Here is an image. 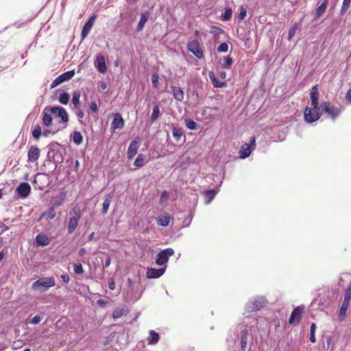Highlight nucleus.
<instances>
[{"instance_id":"1","label":"nucleus","mask_w":351,"mask_h":351,"mask_svg":"<svg viewBox=\"0 0 351 351\" xmlns=\"http://www.w3.org/2000/svg\"><path fill=\"white\" fill-rule=\"evenodd\" d=\"M55 279L53 277H45L39 278L35 281L32 284V288L34 290L39 291L40 292H45L50 287L55 286Z\"/></svg>"},{"instance_id":"2","label":"nucleus","mask_w":351,"mask_h":351,"mask_svg":"<svg viewBox=\"0 0 351 351\" xmlns=\"http://www.w3.org/2000/svg\"><path fill=\"white\" fill-rule=\"evenodd\" d=\"M320 115L319 107L316 108L306 107L304 113L305 121L310 123L317 121L320 118Z\"/></svg>"},{"instance_id":"3","label":"nucleus","mask_w":351,"mask_h":351,"mask_svg":"<svg viewBox=\"0 0 351 351\" xmlns=\"http://www.w3.org/2000/svg\"><path fill=\"white\" fill-rule=\"evenodd\" d=\"M267 299L264 297H259L254 299L253 302L247 303L246 308L248 312H254L259 311L264 306H267Z\"/></svg>"},{"instance_id":"4","label":"nucleus","mask_w":351,"mask_h":351,"mask_svg":"<svg viewBox=\"0 0 351 351\" xmlns=\"http://www.w3.org/2000/svg\"><path fill=\"white\" fill-rule=\"evenodd\" d=\"M322 110L327 113L332 119H335L341 114V108L332 106L329 102H323L321 105Z\"/></svg>"},{"instance_id":"5","label":"nucleus","mask_w":351,"mask_h":351,"mask_svg":"<svg viewBox=\"0 0 351 351\" xmlns=\"http://www.w3.org/2000/svg\"><path fill=\"white\" fill-rule=\"evenodd\" d=\"M305 311V306L304 305L298 306L296 308H295L290 316V318L289 319V323L291 325H298L302 318V314Z\"/></svg>"},{"instance_id":"6","label":"nucleus","mask_w":351,"mask_h":351,"mask_svg":"<svg viewBox=\"0 0 351 351\" xmlns=\"http://www.w3.org/2000/svg\"><path fill=\"white\" fill-rule=\"evenodd\" d=\"M51 113L56 117H59L62 122L64 124L63 128H66V123L69 121V117L66 110L60 106H53L49 108Z\"/></svg>"},{"instance_id":"7","label":"nucleus","mask_w":351,"mask_h":351,"mask_svg":"<svg viewBox=\"0 0 351 351\" xmlns=\"http://www.w3.org/2000/svg\"><path fill=\"white\" fill-rule=\"evenodd\" d=\"M187 48L197 58L201 59L203 58V51L199 43L197 40L190 41L188 43Z\"/></svg>"},{"instance_id":"8","label":"nucleus","mask_w":351,"mask_h":351,"mask_svg":"<svg viewBox=\"0 0 351 351\" xmlns=\"http://www.w3.org/2000/svg\"><path fill=\"white\" fill-rule=\"evenodd\" d=\"M174 254V250L172 248H167L160 252L157 255L156 263L158 265H162L166 263L169 256Z\"/></svg>"},{"instance_id":"9","label":"nucleus","mask_w":351,"mask_h":351,"mask_svg":"<svg viewBox=\"0 0 351 351\" xmlns=\"http://www.w3.org/2000/svg\"><path fill=\"white\" fill-rule=\"evenodd\" d=\"M75 75L74 71H66L59 76H58L51 83V88H53L56 86L61 84L62 83L69 81L71 80Z\"/></svg>"},{"instance_id":"10","label":"nucleus","mask_w":351,"mask_h":351,"mask_svg":"<svg viewBox=\"0 0 351 351\" xmlns=\"http://www.w3.org/2000/svg\"><path fill=\"white\" fill-rule=\"evenodd\" d=\"M31 192V186L27 182L21 183L16 189V193L21 198L25 199L28 197Z\"/></svg>"},{"instance_id":"11","label":"nucleus","mask_w":351,"mask_h":351,"mask_svg":"<svg viewBox=\"0 0 351 351\" xmlns=\"http://www.w3.org/2000/svg\"><path fill=\"white\" fill-rule=\"evenodd\" d=\"M96 16L93 15L88 19V21L84 23L81 32L82 40H84L88 36L93 28Z\"/></svg>"},{"instance_id":"12","label":"nucleus","mask_w":351,"mask_h":351,"mask_svg":"<svg viewBox=\"0 0 351 351\" xmlns=\"http://www.w3.org/2000/svg\"><path fill=\"white\" fill-rule=\"evenodd\" d=\"M255 137H252L250 143L243 145L239 150L240 158H245L248 157L252 152V146L255 147Z\"/></svg>"},{"instance_id":"13","label":"nucleus","mask_w":351,"mask_h":351,"mask_svg":"<svg viewBox=\"0 0 351 351\" xmlns=\"http://www.w3.org/2000/svg\"><path fill=\"white\" fill-rule=\"evenodd\" d=\"M40 155V149L36 145H31L27 151V157L29 162H36Z\"/></svg>"},{"instance_id":"14","label":"nucleus","mask_w":351,"mask_h":351,"mask_svg":"<svg viewBox=\"0 0 351 351\" xmlns=\"http://www.w3.org/2000/svg\"><path fill=\"white\" fill-rule=\"evenodd\" d=\"M124 127V120L121 114L117 113L110 125V130L114 131L117 129H122Z\"/></svg>"},{"instance_id":"15","label":"nucleus","mask_w":351,"mask_h":351,"mask_svg":"<svg viewBox=\"0 0 351 351\" xmlns=\"http://www.w3.org/2000/svg\"><path fill=\"white\" fill-rule=\"evenodd\" d=\"M95 66L99 73H105L107 71L105 57L101 54L98 55L96 58Z\"/></svg>"},{"instance_id":"16","label":"nucleus","mask_w":351,"mask_h":351,"mask_svg":"<svg viewBox=\"0 0 351 351\" xmlns=\"http://www.w3.org/2000/svg\"><path fill=\"white\" fill-rule=\"evenodd\" d=\"M319 93L318 91L317 84L314 85L311 88V92L310 93L311 106L314 108L319 107Z\"/></svg>"},{"instance_id":"17","label":"nucleus","mask_w":351,"mask_h":351,"mask_svg":"<svg viewBox=\"0 0 351 351\" xmlns=\"http://www.w3.org/2000/svg\"><path fill=\"white\" fill-rule=\"evenodd\" d=\"M49 107H46L43 112V123L46 127H50L52 125L53 118Z\"/></svg>"},{"instance_id":"18","label":"nucleus","mask_w":351,"mask_h":351,"mask_svg":"<svg viewBox=\"0 0 351 351\" xmlns=\"http://www.w3.org/2000/svg\"><path fill=\"white\" fill-rule=\"evenodd\" d=\"M140 146V143L136 141H132L128 149V157L129 159L132 158L136 154Z\"/></svg>"},{"instance_id":"19","label":"nucleus","mask_w":351,"mask_h":351,"mask_svg":"<svg viewBox=\"0 0 351 351\" xmlns=\"http://www.w3.org/2000/svg\"><path fill=\"white\" fill-rule=\"evenodd\" d=\"M35 241L38 246H47L50 243L51 239L45 234H38Z\"/></svg>"},{"instance_id":"20","label":"nucleus","mask_w":351,"mask_h":351,"mask_svg":"<svg viewBox=\"0 0 351 351\" xmlns=\"http://www.w3.org/2000/svg\"><path fill=\"white\" fill-rule=\"evenodd\" d=\"M172 93L174 99L178 101H182L184 97V93L180 86H171Z\"/></svg>"},{"instance_id":"21","label":"nucleus","mask_w":351,"mask_h":351,"mask_svg":"<svg viewBox=\"0 0 351 351\" xmlns=\"http://www.w3.org/2000/svg\"><path fill=\"white\" fill-rule=\"evenodd\" d=\"M208 76L214 87L223 88L227 86L226 82H221L217 78L213 71H210Z\"/></svg>"},{"instance_id":"22","label":"nucleus","mask_w":351,"mask_h":351,"mask_svg":"<svg viewBox=\"0 0 351 351\" xmlns=\"http://www.w3.org/2000/svg\"><path fill=\"white\" fill-rule=\"evenodd\" d=\"M165 272V269H149L147 276L149 278H156L161 276Z\"/></svg>"},{"instance_id":"23","label":"nucleus","mask_w":351,"mask_h":351,"mask_svg":"<svg viewBox=\"0 0 351 351\" xmlns=\"http://www.w3.org/2000/svg\"><path fill=\"white\" fill-rule=\"evenodd\" d=\"M80 217H70L68 224V232L69 234L73 233L78 226Z\"/></svg>"},{"instance_id":"24","label":"nucleus","mask_w":351,"mask_h":351,"mask_svg":"<svg viewBox=\"0 0 351 351\" xmlns=\"http://www.w3.org/2000/svg\"><path fill=\"white\" fill-rule=\"evenodd\" d=\"M328 0H324L322 4L316 9L315 12V19H319L324 14L328 6Z\"/></svg>"},{"instance_id":"25","label":"nucleus","mask_w":351,"mask_h":351,"mask_svg":"<svg viewBox=\"0 0 351 351\" xmlns=\"http://www.w3.org/2000/svg\"><path fill=\"white\" fill-rule=\"evenodd\" d=\"M249 336L248 330L245 328L241 331V348L243 351H245L247 344V337Z\"/></svg>"},{"instance_id":"26","label":"nucleus","mask_w":351,"mask_h":351,"mask_svg":"<svg viewBox=\"0 0 351 351\" xmlns=\"http://www.w3.org/2000/svg\"><path fill=\"white\" fill-rule=\"evenodd\" d=\"M148 17H149L148 12H145L141 14L140 21H139V22L137 25V27H136V30L138 32H140L143 29L145 24L147 21Z\"/></svg>"},{"instance_id":"27","label":"nucleus","mask_w":351,"mask_h":351,"mask_svg":"<svg viewBox=\"0 0 351 351\" xmlns=\"http://www.w3.org/2000/svg\"><path fill=\"white\" fill-rule=\"evenodd\" d=\"M128 313V310L125 308H117L112 312V317L118 319Z\"/></svg>"},{"instance_id":"28","label":"nucleus","mask_w":351,"mask_h":351,"mask_svg":"<svg viewBox=\"0 0 351 351\" xmlns=\"http://www.w3.org/2000/svg\"><path fill=\"white\" fill-rule=\"evenodd\" d=\"M205 202L206 204H209L215 197L216 191L213 189L206 191L203 193Z\"/></svg>"},{"instance_id":"29","label":"nucleus","mask_w":351,"mask_h":351,"mask_svg":"<svg viewBox=\"0 0 351 351\" xmlns=\"http://www.w3.org/2000/svg\"><path fill=\"white\" fill-rule=\"evenodd\" d=\"M160 337L158 333L153 330L149 331V337L148 338L149 344H156L159 341Z\"/></svg>"},{"instance_id":"30","label":"nucleus","mask_w":351,"mask_h":351,"mask_svg":"<svg viewBox=\"0 0 351 351\" xmlns=\"http://www.w3.org/2000/svg\"><path fill=\"white\" fill-rule=\"evenodd\" d=\"M170 221L171 216L169 215L160 216L157 219L158 223L162 226H167L169 224Z\"/></svg>"},{"instance_id":"31","label":"nucleus","mask_w":351,"mask_h":351,"mask_svg":"<svg viewBox=\"0 0 351 351\" xmlns=\"http://www.w3.org/2000/svg\"><path fill=\"white\" fill-rule=\"evenodd\" d=\"M111 200H112V197L110 195H108L106 196V198L103 203V206H102V210H101V213L103 215H105L108 213L109 206L111 203Z\"/></svg>"},{"instance_id":"32","label":"nucleus","mask_w":351,"mask_h":351,"mask_svg":"<svg viewBox=\"0 0 351 351\" xmlns=\"http://www.w3.org/2000/svg\"><path fill=\"white\" fill-rule=\"evenodd\" d=\"M80 95H80V93L79 90H75L73 93L72 103L74 105L75 108H79V107L80 106Z\"/></svg>"},{"instance_id":"33","label":"nucleus","mask_w":351,"mask_h":351,"mask_svg":"<svg viewBox=\"0 0 351 351\" xmlns=\"http://www.w3.org/2000/svg\"><path fill=\"white\" fill-rule=\"evenodd\" d=\"M146 161V157L145 155L141 154H138L137 158H136L134 161V165L137 167H143Z\"/></svg>"},{"instance_id":"34","label":"nucleus","mask_w":351,"mask_h":351,"mask_svg":"<svg viewBox=\"0 0 351 351\" xmlns=\"http://www.w3.org/2000/svg\"><path fill=\"white\" fill-rule=\"evenodd\" d=\"M160 116V108L158 105H155L153 108V112L152 113L150 121L152 123L155 122Z\"/></svg>"},{"instance_id":"35","label":"nucleus","mask_w":351,"mask_h":351,"mask_svg":"<svg viewBox=\"0 0 351 351\" xmlns=\"http://www.w3.org/2000/svg\"><path fill=\"white\" fill-rule=\"evenodd\" d=\"M70 95L67 93H62L60 95L58 101L60 104L66 105L69 103Z\"/></svg>"},{"instance_id":"36","label":"nucleus","mask_w":351,"mask_h":351,"mask_svg":"<svg viewBox=\"0 0 351 351\" xmlns=\"http://www.w3.org/2000/svg\"><path fill=\"white\" fill-rule=\"evenodd\" d=\"M73 141L76 145H80L83 141V137L80 132L75 131L73 134Z\"/></svg>"},{"instance_id":"37","label":"nucleus","mask_w":351,"mask_h":351,"mask_svg":"<svg viewBox=\"0 0 351 351\" xmlns=\"http://www.w3.org/2000/svg\"><path fill=\"white\" fill-rule=\"evenodd\" d=\"M32 133L33 137L35 139L38 140L40 138V135L42 134V129H41L40 125L39 124L35 125Z\"/></svg>"},{"instance_id":"38","label":"nucleus","mask_w":351,"mask_h":351,"mask_svg":"<svg viewBox=\"0 0 351 351\" xmlns=\"http://www.w3.org/2000/svg\"><path fill=\"white\" fill-rule=\"evenodd\" d=\"M351 0H343V3L340 10V14L343 15L346 13L348 11L350 4Z\"/></svg>"},{"instance_id":"39","label":"nucleus","mask_w":351,"mask_h":351,"mask_svg":"<svg viewBox=\"0 0 351 351\" xmlns=\"http://www.w3.org/2000/svg\"><path fill=\"white\" fill-rule=\"evenodd\" d=\"M315 330H316V324L315 323H313L311 325V328H310V341L312 343H315V341H316Z\"/></svg>"},{"instance_id":"40","label":"nucleus","mask_w":351,"mask_h":351,"mask_svg":"<svg viewBox=\"0 0 351 351\" xmlns=\"http://www.w3.org/2000/svg\"><path fill=\"white\" fill-rule=\"evenodd\" d=\"M173 137L176 141H180L182 136V130L180 128H174L172 131Z\"/></svg>"},{"instance_id":"41","label":"nucleus","mask_w":351,"mask_h":351,"mask_svg":"<svg viewBox=\"0 0 351 351\" xmlns=\"http://www.w3.org/2000/svg\"><path fill=\"white\" fill-rule=\"evenodd\" d=\"M232 9L230 8H226L225 9L224 13L222 14L221 19L223 21H229L232 17Z\"/></svg>"},{"instance_id":"42","label":"nucleus","mask_w":351,"mask_h":351,"mask_svg":"<svg viewBox=\"0 0 351 351\" xmlns=\"http://www.w3.org/2000/svg\"><path fill=\"white\" fill-rule=\"evenodd\" d=\"M298 29V25L295 23L289 30L288 40L291 41L293 37L295 36L297 29Z\"/></svg>"},{"instance_id":"43","label":"nucleus","mask_w":351,"mask_h":351,"mask_svg":"<svg viewBox=\"0 0 351 351\" xmlns=\"http://www.w3.org/2000/svg\"><path fill=\"white\" fill-rule=\"evenodd\" d=\"M186 125L189 130H196L197 124L192 119H186Z\"/></svg>"},{"instance_id":"44","label":"nucleus","mask_w":351,"mask_h":351,"mask_svg":"<svg viewBox=\"0 0 351 351\" xmlns=\"http://www.w3.org/2000/svg\"><path fill=\"white\" fill-rule=\"evenodd\" d=\"M73 269L76 274H82L84 273V269L80 263H75L73 265Z\"/></svg>"},{"instance_id":"45","label":"nucleus","mask_w":351,"mask_h":351,"mask_svg":"<svg viewBox=\"0 0 351 351\" xmlns=\"http://www.w3.org/2000/svg\"><path fill=\"white\" fill-rule=\"evenodd\" d=\"M228 44L227 43H222L221 44H220L217 48V50L218 52L219 53H224V52H227L228 50Z\"/></svg>"},{"instance_id":"46","label":"nucleus","mask_w":351,"mask_h":351,"mask_svg":"<svg viewBox=\"0 0 351 351\" xmlns=\"http://www.w3.org/2000/svg\"><path fill=\"white\" fill-rule=\"evenodd\" d=\"M351 300V284L346 289L343 300L346 302H350Z\"/></svg>"},{"instance_id":"47","label":"nucleus","mask_w":351,"mask_h":351,"mask_svg":"<svg viewBox=\"0 0 351 351\" xmlns=\"http://www.w3.org/2000/svg\"><path fill=\"white\" fill-rule=\"evenodd\" d=\"M151 79H152V83L153 86L154 88H157L158 86V79H159L158 75L156 73H153Z\"/></svg>"},{"instance_id":"48","label":"nucleus","mask_w":351,"mask_h":351,"mask_svg":"<svg viewBox=\"0 0 351 351\" xmlns=\"http://www.w3.org/2000/svg\"><path fill=\"white\" fill-rule=\"evenodd\" d=\"M347 311V308L341 306L339 311V319L340 321H343L345 319Z\"/></svg>"},{"instance_id":"49","label":"nucleus","mask_w":351,"mask_h":351,"mask_svg":"<svg viewBox=\"0 0 351 351\" xmlns=\"http://www.w3.org/2000/svg\"><path fill=\"white\" fill-rule=\"evenodd\" d=\"M239 10L240 12L239 13L238 17L239 20H243L247 15V10L243 6H241Z\"/></svg>"},{"instance_id":"50","label":"nucleus","mask_w":351,"mask_h":351,"mask_svg":"<svg viewBox=\"0 0 351 351\" xmlns=\"http://www.w3.org/2000/svg\"><path fill=\"white\" fill-rule=\"evenodd\" d=\"M232 58L230 56H228L224 59L223 66L229 69L232 64Z\"/></svg>"},{"instance_id":"51","label":"nucleus","mask_w":351,"mask_h":351,"mask_svg":"<svg viewBox=\"0 0 351 351\" xmlns=\"http://www.w3.org/2000/svg\"><path fill=\"white\" fill-rule=\"evenodd\" d=\"M89 107H90V110L93 112H94V113L97 112L98 107H97V104L95 101H92L89 105Z\"/></svg>"},{"instance_id":"52","label":"nucleus","mask_w":351,"mask_h":351,"mask_svg":"<svg viewBox=\"0 0 351 351\" xmlns=\"http://www.w3.org/2000/svg\"><path fill=\"white\" fill-rule=\"evenodd\" d=\"M56 216V213H55V210L53 208H50L48 212H47V217L49 219H52L55 217Z\"/></svg>"},{"instance_id":"53","label":"nucleus","mask_w":351,"mask_h":351,"mask_svg":"<svg viewBox=\"0 0 351 351\" xmlns=\"http://www.w3.org/2000/svg\"><path fill=\"white\" fill-rule=\"evenodd\" d=\"M41 321V318L39 315H35L31 320L30 323L33 324H37Z\"/></svg>"},{"instance_id":"54","label":"nucleus","mask_w":351,"mask_h":351,"mask_svg":"<svg viewBox=\"0 0 351 351\" xmlns=\"http://www.w3.org/2000/svg\"><path fill=\"white\" fill-rule=\"evenodd\" d=\"M346 100L348 104H351V89H350L346 95Z\"/></svg>"},{"instance_id":"55","label":"nucleus","mask_w":351,"mask_h":351,"mask_svg":"<svg viewBox=\"0 0 351 351\" xmlns=\"http://www.w3.org/2000/svg\"><path fill=\"white\" fill-rule=\"evenodd\" d=\"M61 278L62 279L63 282L65 283H68L69 282V276L68 274H62L61 276Z\"/></svg>"},{"instance_id":"56","label":"nucleus","mask_w":351,"mask_h":351,"mask_svg":"<svg viewBox=\"0 0 351 351\" xmlns=\"http://www.w3.org/2000/svg\"><path fill=\"white\" fill-rule=\"evenodd\" d=\"M107 88V84L105 82H100L99 84V88L101 90H105Z\"/></svg>"},{"instance_id":"57","label":"nucleus","mask_w":351,"mask_h":351,"mask_svg":"<svg viewBox=\"0 0 351 351\" xmlns=\"http://www.w3.org/2000/svg\"><path fill=\"white\" fill-rule=\"evenodd\" d=\"M110 263H111V258H110V257H108V258L106 259V261H105L104 267H109V266H110Z\"/></svg>"},{"instance_id":"58","label":"nucleus","mask_w":351,"mask_h":351,"mask_svg":"<svg viewBox=\"0 0 351 351\" xmlns=\"http://www.w3.org/2000/svg\"><path fill=\"white\" fill-rule=\"evenodd\" d=\"M76 114L79 119H82L84 117V112L82 111V110H79L77 112Z\"/></svg>"},{"instance_id":"59","label":"nucleus","mask_w":351,"mask_h":351,"mask_svg":"<svg viewBox=\"0 0 351 351\" xmlns=\"http://www.w3.org/2000/svg\"><path fill=\"white\" fill-rule=\"evenodd\" d=\"M86 252V250L85 248H81L78 252V255L80 256H83Z\"/></svg>"},{"instance_id":"60","label":"nucleus","mask_w":351,"mask_h":351,"mask_svg":"<svg viewBox=\"0 0 351 351\" xmlns=\"http://www.w3.org/2000/svg\"><path fill=\"white\" fill-rule=\"evenodd\" d=\"M349 304H350L349 302H346V301L343 300L341 306L348 309L349 307Z\"/></svg>"},{"instance_id":"61","label":"nucleus","mask_w":351,"mask_h":351,"mask_svg":"<svg viewBox=\"0 0 351 351\" xmlns=\"http://www.w3.org/2000/svg\"><path fill=\"white\" fill-rule=\"evenodd\" d=\"M108 287L110 290H114L115 288V284L113 281L109 282Z\"/></svg>"},{"instance_id":"62","label":"nucleus","mask_w":351,"mask_h":351,"mask_svg":"<svg viewBox=\"0 0 351 351\" xmlns=\"http://www.w3.org/2000/svg\"><path fill=\"white\" fill-rule=\"evenodd\" d=\"M219 75V77L222 79H225L226 77V73L223 71H220Z\"/></svg>"},{"instance_id":"63","label":"nucleus","mask_w":351,"mask_h":351,"mask_svg":"<svg viewBox=\"0 0 351 351\" xmlns=\"http://www.w3.org/2000/svg\"><path fill=\"white\" fill-rule=\"evenodd\" d=\"M50 133H51V131H50V130H45L42 134H43V135L44 136H45V137H48V136H49V135L50 134Z\"/></svg>"},{"instance_id":"64","label":"nucleus","mask_w":351,"mask_h":351,"mask_svg":"<svg viewBox=\"0 0 351 351\" xmlns=\"http://www.w3.org/2000/svg\"><path fill=\"white\" fill-rule=\"evenodd\" d=\"M167 197V192L165 191L161 195V199Z\"/></svg>"}]
</instances>
